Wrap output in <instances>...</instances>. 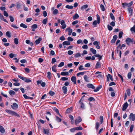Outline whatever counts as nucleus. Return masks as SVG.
Returning <instances> with one entry per match:
<instances>
[{
    "instance_id": "1",
    "label": "nucleus",
    "mask_w": 135,
    "mask_h": 135,
    "mask_svg": "<svg viewBox=\"0 0 135 135\" xmlns=\"http://www.w3.org/2000/svg\"><path fill=\"white\" fill-rule=\"evenodd\" d=\"M5 111L7 113L12 115H14L19 117H20L19 115L14 111L7 109L5 110Z\"/></svg>"
},
{
    "instance_id": "2",
    "label": "nucleus",
    "mask_w": 135,
    "mask_h": 135,
    "mask_svg": "<svg viewBox=\"0 0 135 135\" xmlns=\"http://www.w3.org/2000/svg\"><path fill=\"white\" fill-rule=\"evenodd\" d=\"M18 76L19 78L23 80L26 83H29L31 82V81L30 79L29 78H26L23 76L22 77L20 75H18Z\"/></svg>"
},
{
    "instance_id": "3",
    "label": "nucleus",
    "mask_w": 135,
    "mask_h": 135,
    "mask_svg": "<svg viewBox=\"0 0 135 135\" xmlns=\"http://www.w3.org/2000/svg\"><path fill=\"white\" fill-rule=\"evenodd\" d=\"M96 17L97 21H94L93 23V25L94 26V27H96L97 24H99L100 22V18L98 14H97L96 15Z\"/></svg>"
},
{
    "instance_id": "4",
    "label": "nucleus",
    "mask_w": 135,
    "mask_h": 135,
    "mask_svg": "<svg viewBox=\"0 0 135 135\" xmlns=\"http://www.w3.org/2000/svg\"><path fill=\"white\" fill-rule=\"evenodd\" d=\"M133 4V1H131L129 3H127L126 2L122 3V4L123 7L125 8L126 7H131V6Z\"/></svg>"
},
{
    "instance_id": "5",
    "label": "nucleus",
    "mask_w": 135,
    "mask_h": 135,
    "mask_svg": "<svg viewBox=\"0 0 135 135\" xmlns=\"http://www.w3.org/2000/svg\"><path fill=\"white\" fill-rule=\"evenodd\" d=\"M126 42L128 45H129L130 44L132 43L133 41V38H131L129 37H127L126 39Z\"/></svg>"
},
{
    "instance_id": "6",
    "label": "nucleus",
    "mask_w": 135,
    "mask_h": 135,
    "mask_svg": "<svg viewBox=\"0 0 135 135\" xmlns=\"http://www.w3.org/2000/svg\"><path fill=\"white\" fill-rule=\"evenodd\" d=\"M129 118L130 120L134 121L135 120V114L133 113H131L129 115Z\"/></svg>"
},
{
    "instance_id": "7",
    "label": "nucleus",
    "mask_w": 135,
    "mask_h": 135,
    "mask_svg": "<svg viewBox=\"0 0 135 135\" xmlns=\"http://www.w3.org/2000/svg\"><path fill=\"white\" fill-rule=\"evenodd\" d=\"M82 121V119L80 116H78L77 118L75 120V124L76 125L80 123Z\"/></svg>"
},
{
    "instance_id": "8",
    "label": "nucleus",
    "mask_w": 135,
    "mask_h": 135,
    "mask_svg": "<svg viewBox=\"0 0 135 135\" xmlns=\"http://www.w3.org/2000/svg\"><path fill=\"white\" fill-rule=\"evenodd\" d=\"M128 106V104L127 102L125 103L123 105L122 110L123 111H124L126 110Z\"/></svg>"
},
{
    "instance_id": "9",
    "label": "nucleus",
    "mask_w": 135,
    "mask_h": 135,
    "mask_svg": "<svg viewBox=\"0 0 135 135\" xmlns=\"http://www.w3.org/2000/svg\"><path fill=\"white\" fill-rule=\"evenodd\" d=\"M60 23L61 25H62L61 28L62 29H64L66 27V25L65 23V22L64 20L61 21Z\"/></svg>"
},
{
    "instance_id": "10",
    "label": "nucleus",
    "mask_w": 135,
    "mask_h": 135,
    "mask_svg": "<svg viewBox=\"0 0 135 135\" xmlns=\"http://www.w3.org/2000/svg\"><path fill=\"white\" fill-rule=\"evenodd\" d=\"M11 108L13 109H17L18 107V105L16 103H13V105H11Z\"/></svg>"
},
{
    "instance_id": "11",
    "label": "nucleus",
    "mask_w": 135,
    "mask_h": 135,
    "mask_svg": "<svg viewBox=\"0 0 135 135\" xmlns=\"http://www.w3.org/2000/svg\"><path fill=\"white\" fill-rule=\"evenodd\" d=\"M118 38V36L117 35H114L113 37V39L111 41V42L112 44L114 43L116 40Z\"/></svg>"
},
{
    "instance_id": "12",
    "label": "nucleus",
    "mask_w": 135,
    "mask_h": 135,
    "mask_svg": "<svg viewBox=\"0 0 135 135\" xmlns=\"http://www.w3.org/2000/svg\"><path fill=\"white\" fill-rule=\"evenodd\" d=\"M42 38L41 37H39L38 39L36 40L35 42V43L36 45L38 44L40 42V41L42 40Z\"/></svg>"
},
{
    "instance_id": "13",
    "label": "nucleus",
    "mask_w": 135,
    "mask_h": 135,
    "mask_svg": "<svg viewBox=\"0 0 135 135\" xmlns=\"http://www.w3.org/2000/svg\"><path fill=\"white\" fill-rule=\"evenodd\" d=\"M86 86L89 88H92L93 89L95 88V86L92 84L90 83L86 85Z\"/></svg>"
},
{
    "instance_id": "14",
    "label": "nucleus",
    "mask_w": 135,
    "mask_h": 135,
    "mask_svg": "<svg viewBox=\"0 0 135 135\" xmlns=\"http://www.w3.org/2000/svg\"><path fill=\"white\" fill-rule=\"evenodd\" d=\"M71 81L73 82L75 84H76V78L75 76H73L71 78Z\"/></svg>"
},
{
    "instance_id": "15",
    "label": "nucleus",
    "mask_w": 135,
    "mask_h": 135,
    "mask_svg": "<svg viewBox=\"0 0 135 135\" xmlns=\"http://www.w3.org/2000/svg\"><path fill=\"white\" fill-rule=\"evenodd\" d=\"M102 88V85H101L98 86L95 89H94V92H97L99 91V89Z\"/></svg>"
},
{
    "instance_id": "16",
    "label": "nucleus",
    "mask_w": 135,
    "mask_h": 135,
    "mask_svg": "<svg viewBox=\"0 0 135 135\" xmlns=\"http://www.w3.org/2000/svg\"><path fill=\"white\" fill-rule=\"evenodd\" d=\"M128 10L130 16H132L133 14V9L131 7H128Z\"/></svg>"
},
{
    "instance_id": "17",
    "label": "nucleus",
    "mask_w": 135,
    "mask_h": 135,
    "mask_svg": "<svg viewBox=\"0 0 135 135\" xmlns=\"http://www.w3.org/2000/svg\"><path fill=\"white\" fill-rule=\"evenodd\" d=\"M0 131L2 133H4L5 131L3 127L1 125H0Z\"/></svg>"
},
{
    "instance_id": "18",
    "label": "nucleus",
    "mask_w": 135,
    "mask_h": 135,
    "mask_svg": "<svg viewBox=\"0 0 135 135\" xmlns=\"http://www.w3.org/2000/svg\"><path fill=\"white\" fill-rule=\"evenodd\" d=\"M79 17V15L77 13H76L73 16V18L74 20H76Z\"/></svg>"
},
{
    "instance_id": "19",
    "label": "nucleus",
    "mask_w": 135,
    "mask_h": 135,
    "mask_svg": "<svg viewBox=\"0 0 135 135\" xmlns=\"http://www.w3.org/2000/svg\"><path fill=\"white\" fill-rule=\"evenodd\" d=\"M62 44L63 45H70V42L68 41H65L62 43Z\"/></svg>"
},
{
    "instance_id": "20",
    "label": "nucleus",
    "mask_w": 135,
    "mask_h": 135,
    "mask_svg": "<svg viewBox=\"0 0 135 135\" xmlns=\"http://www.w3.org/2000/svg\"><path fill=\"white\" fill-rule=\"evenodd\" d=\"M72 111V108L71 107L67 109L66 111V113L68 114Z\"/></svg>"
},
{
    "instance_id": "21",
    "label": "nucleus",
    "mask_w": 135,
    "mask_h": 135,
    "mask_svg": "<svg viewBox=\"0 0 135 135\" xmlns=\"http://www.w3.org/2000/svg\"><path fill=\"white\" fill-rule=\"evenodd\" d=\"M62 90H63V93L64 94H66L67 91V89L66 87L64 86L62 88Z\"/></svg>"
},
{
    "instance_id": "22",
    "label": "nucleus",
    "mask_w": 135,
    "mask_h": 135,
    "mask_svg": "<svg viewBox=\"0 0 135 135\" xmlns=\"http://www.w3.org/2000/svg\"><path fill=\"white\" fill-rule=\"evenodd\" d=\"M66 30H68V34L69 35H70L73 31L71 29L70 27H69L66 28Z\"/></svg>"
},
{
    "instance_id": "23",
    "label": "nucleus",
    "mask_w": 135,
    "mask_h": 135,
    "mask_svg": "<svg viewBox=\"0 0 135 135\" xmlns=\"http://www.w3.org/2000/svg\"><path fill=\"white\" fill-rule=\"evenodd\" d=\"M101 64H100L99 62H98L96 64L95 66V68L97 69L99 68H100L101 67Z\"/></svg>"
},
{
    "instance_id": "24",
    "label": "nucleus",
    "mask_w": 135,
    "mask_h": 135,
    "mask_svg": "<svg viewBox=\"0 0 135 135\" xmlns=\"http://www.w3.org/2000/svg\"><path fill=\"white\" fill-rule=\"evenodd\" d=\"M100 124H101L103 122V116L100 115L99 117Z\"/></svg>"
},
{
    "instance_id": "25",
    "label": "nucleus",
    "mask_w": 135,
    "mask_h": 135,
    "mask_svg": "<svg viewBox=\"0 0 135 135\" xmlns=\"http://www.w3.org/2000/svg\"><path fill=\"white\" fill-rule=\"evenodd\" d=\"M100 124L98 122H96L95 123V128L97 130H98Z\"/></svg>"
},
{
    "instance_id": "26",
    "label": "nucleus",
    "mask_w": 135,
    "mask_h": 135,
    "mask_svg": "<svg viewBox=\"0 0 135 135\" xmlns=\"http://www.w3.org/2000/svg\"><path fill=\"white\" fill-rule=\"evenodd\" d=\"M61 75L62 76H66L68 75L69 74L68 72H61Z\"/></svg>"
},
{
    "instance_id": "27",
    "label": "nucleus",
    "mask_w": 135,
    "mask_h": 135,
    "mask_svg": "<svg viewBox=\"0 0 135 135\" xmlns=\"http://www.w3.org/2000/svg\"><path fill=\"white\" fill-rule=\"evenodd\" d=\"M88 7V6L87 4H85L82 6L81 7V9L82 10H84V9L87 8Z\"/></svg>"
},
{
    "instance_id": "28",
    "label": "nucleus",
    "mask_w": 135,
    "mask_h": 135,
    "mask_svg": "<svg viewBox=\"0 0 135 135\" xmlns=\"http://www.w3.org/2000/svg\"><path fill=\"white\" fill-rule=\"evenodd\" d=\"M20 26L25 29L27 27V25L23 23H22L20 24Z\"/></svg>"
},
{
    "instance_id": "29",
    "label": "nucleus",
    "mask_w": 135,
    "mask_h": 135,
    "mask_svg": "<svg viewBox=\"0 0 135 135\" xmlns=\"http://www.w3.org/2000/svg\"><path fill=\"white\" fill-rule=\"evenodd\" d=\"M84 78L85 81L86 82H88V79L89 78V77L86 75H85L84 76Z\"/></svg>"
},
{
    "instance_id": "30",
    "label": "nucleus",
    "mask_w": 135,
    "mask_h": 135,
    "mask_svg": "<svg viewBox=\"0 0 135 135\" xmlns=\"http://www.w3.org/2000/svg\"><path fill=\"white\" fill-rule=\"evenodd\" d=\"M95 56L96 57H98V59L99 61H100L102 59V56H100L99 54H97L95 55Z\"/></svg>"
},
{
    "instance_id": "31",
    "label": "nucleus",
    "mask_w": 135,
    "mask_h": 135,
    "mask_svg": "<svg viewBox=\"0 0 135 135\" xmlns=\"http://www.w3.org/2000/svg\"><path fill=\"white\" fill-rule=\"evenodd\" d=\"M90 51H91L93 54H95L97 52L96 50L95 49H94L93 48H91L90 49Z\"/></svg>"
},
{
    "instance_id": "32",
    "label": "nucleus",
    "mask_w": 135,
    "mask_h": 135,
    "mask_svg": "<svg viewBox=\"0 0 135 135\" xmlns=\"http://www.w3.org/2000/svg\"><path fill=\"white\" fill-rule=\"evenodd\" d=\"M43 133L45 134H48L49 133V130L47 129H45V128H44L43 129Z\"/></svg>"
},
{
    "instance_id": "33",
    "label": "nucleus",
    "mask_w": 135,
    "mask_h": 135,
    "mask_svg": "<svg viewBox=\"0 0 135 135\" xmlns=\"http://www.w3.org/2000/svg\"><path fill=\"white\" fill-rule=\"evenodd\" d=\"M16 7L17 9H19L21 7V5L19 2H18L17 3Z\"/></svg>"
},
{
    "instance_id": "34",
    "label": "nucleus",
    "mask_w": 135,
    "mask_h": 135,
    "mask_svg": "<svg viewBox=\"0 0 135 135\" xmlns=\"http://www.w3.org/2000/svg\"><path fill=\"white\" fill-rule=\"evenodd\" d=\"M56 121L58 122H61V119L59 118L58 116H56Z\"/></svg>"
},
{
    "instance_id": "35",
    "label": "nucleus",
    "mask_w": 135,
    "mask_h": 135,
    "mask_svg": "<svg viewBox=\"0 0 135 135\" xmlns=\"http://www.w3.org/2000/svg\"><path fill=\"white\" fill-rule=\"evenodd\" d=\"M9 94L11 95H13L15 94V92L12 90H10L9 92Z\"/></svg>"
},
{
    "instance_id": "36",
    "label": "nucleus",
    "mask_w": 135,
    "mask_h": 135,
    "mask_svg": "<svg viewBox=\"0 0 135 135\" xmlns=\"http://www.w3.org/2000/svg\"><path fill=\"white\" fill-rule=\"evenodd\" d=\"M88 100L89 102H91L92 101H95V99L93 97H90L88 98Z\"/></svg>"
},
{
    "instance_id": "37",
    "label": "nucleus",
    "mask_w": 135,
    "mask_h": 135,
    "mask_svg": "<svg viewBox=\"0 0 135 135\" xmlns=\"http://www.w3.org/2000/svg\"><path fill=\"white\" fill-rule=\"evenodd\" d=\"M73 7H74L72 6H69L68 5H66L65 6L66 8L69 9H72Z\"/></svg>"
},
{
    "instance_id": "38",
    "label": "nucleus",
    "mask_w": 135,
    "mask_h": 135,
    "mask_svg": "<svg viewBox=\"0 0 135 135\" xmlns=\"http://www.w3.org/2000/svg\"><path fill=\"white\" fill-rule=\"evenodd\" d=\"M126 92L128 96H129L131 95V91L130 89H128L126 90Z\"/></svg>"
},
{
    "instance_id": "39",
    "label": "nucleus",
    "mask_w": 135,
    "mask_h": 135,
    "mask_svg": "<svg viewBox=\"0 0 135 135\" xmlns=\"http://www.w3.org/2000/svg\"><path fill=\"white\" fill-rule=\"evenodd\" d=\"M86 72V71H83V72H79V73H77V74H76L77 76H79L80 75H83Z\"/></svg>"
},
{
    "instance_id": "40",
    "label": "nucleus",
    "mask_w": 135,
    "mask_h": 135,
    "mask_svg": "<svg viewBox=\"0 0 135 135\" xmlns=\"http://www.w3.org/2000/svg\"><path fill=\"white\" fill-rule=\"evenodd\" d=\"M47 21V18H46L44 19L42 21V23L44 25L46 24Z\"/></svg>"
},
{
    "instance_id": "41",
    "label": "nucleus",
    "mask_w": 135,
    "mask_h": 135,
    "mask_svg": "<svg viewBox=\"0 0 135 135\" xmlns=\"http://www.w3.org/2000/svg\"><path fill=\"white\" fill-rule=\"evenodd\" d=\"M110 16L111 18V19L113 21H114L115 20V18L114 16V15L112 13H110Z\"/></svg>"
},
{
    "instance_id": "42",
    "label": "nucleus",
    "mask_w": 135,
    "mask_h": 135,
    "mask_svg": "<svg viewBox=\"0 0 135 135\" xmlns=\"http://www.w3.org/2000/svg\"><path fill=\"white\" fill-rule=\"evenodd\" d=\"M6 36H7L9 38H10L11 37V35L9 31H7L6 32Z\"/></svg>"
},
{
    "instance_id": "43",
    "label": "nucleus",
    "mask_w": 135,
    "mask_h": 135,
    "mask_svg": "<svg viewBox=\"0 0 135 135\" xmlns=\"http://www.w3.org/2000/svg\"><path fill=\"white\" fill-rule=\"evenodd\" d=\"M75 128L76 130L77 131H80L83 130V128L81 126H79L77 127H75Z\"/></svg>"
},
{
    "instance_id": "44",
    "label": "nucleus",
    "mask_w": 135,
    "mask_h": 135,
    "mask_svg": "<svg viewBox=\"0 0 135 135\" xmlns=\"http://www.w3.org/2000/svg\"><path fill=\"white\" fill-rule=\"evenodd\" d=\"M58 10L56 9H54L53 11V12H52V13L54 15H57L58 13Z\"/></svg>"
},
{
    "instance_id": "45",
    "label": "nucleus",
    "mask_w": 135,
    "mask_h": 135,
    "mask_svg": "<svg viewBox=\"0 0 135 135\" xmlns=\"http://www.w3.org/2000/svg\"><path fill=\"white\" fill-rule=\"evenodd\" d=\"M126 46V45L124 44H123L121 46L119 44L118 46V47H119L120 50H121L122 49V47H125Z\"/></svg>"
},
{
    "instance_id": "46",
    "label": "nucleus",
    "mask_w": 135,
    "mask_h": 135,
    "mask_svg": "<svg viewBox=\"0 0 135 135\" xmlns=\"http://www.w3.org/2000/svg\"><path fill=\"white\" fill-rule=\"evenodd\" d=\"M123 34V33L122 31H121L119 32L118 34L119 38H120L122 37Z\"/></svg>"
},
{
    "instance_id": "47",
    "label": "nucleus",
    "mask_w": 135,
    "mask_h": 135,
    "mask_svg": "<svg viewBox=\"0 0 135 135\" xmlns=\"http://www.w3.org/2000/svg\"><path fill=\"white\" fill-rule=\"evenodd\" d=\"M14 42L15 44L16 45L18 44V40L17 38H15L14 39Z\"/></svg>"
},
{
    "instance_id": "48",
    "label": "nucleus",
    "mask_w": 135,
    "mask_h": 135,
    "mask_svg": "<svg viewBox=\"0 0 135 135\" xmlns=\"http://www.w3.org/2000/svg\"><path fill=\"white\" fill-rule=\"evenodd\" d=\"M100 7L101 10L103 11H105V7L102 4H101L100 5Z\"/></svg>"
},
{
    "instance_id": "49",
    "label": "nucleus",
    "mask_w": 135,
    "mask_h": 135,
    "mask_svg": "<svg viewBox=\"0 0 135 135\" xmlns=\"http://www.w3.org/2000/svg\"><path fill=\"white\" fill-rule=\"evenodd\" d=\"M47 78L49 79H50L51 74L50 72L48 71L47 73Z\"/></svg>"
},
{
    "instance_id": "50",
    "label": "nucleus",
    "mask_w": 135,
    "mask_h": 135,
    "mask_svg": "<svg viewBox=\"0 0 135 135\" xmlns=\"http://www.w3.org/2000/svg\"><path fill=\"white\" fill-rule=\"evenodd\" d=\"M49 94L50 95V96H53L55 94V93L54 92L50 90L49 92Z\"/></svg>"
},
{
    "instance_id": "51",
    "label": "nucleus",
    "mask_w": 135,
    "mask_h": 135,
    "mask_svg": "<svg viewBox=\"0 0 135 135\" xmlns=\"http://www.w3.org/2000/svg\"><path fill=\"white\" fill-rule=\"evenodd\" d=\"M68 78H66V77H62L61 78V79L63 81H65L68 80Z\"/></svg>"
},
{
    "instance_id": "52",
    "label": "nucleus",
    "mask_w": 135,
    "mask_h": 135,
    "mask_svg": "<svg viewBox=\"0 0 135 135\" xmlns=\"http://www.w3.org/2000/svg\"><path fill=\"white\" fill-rule=\"evenodd\" d=\"M133 127H134L133 125L132 124V125H131V126L130 127V130H129V132H130L131 133L132 132Z\"/></svg>"
},
{
    "instance_id": "53",
    "label": "nucleus",
    "mask_w": 135,
    "mask_h": 135,
    "mask_svg": "<svg viewBox=\"0 0 135 135\" xmlns=\"http://www.w3.org/2000/svg\"><path fill=\"white\" fill-rule=\"evenodd\" d=\"M107 28L108 30L109 31H111L113 29V28L112 27L110 26L109 24L108 25H107Z\"/></svg>"
},
{
    "instance_id": "54",
    "label": "nucleus",
    "mask_w": 135,
    "mask_h": 135,
    "mask_svg": "<svg viewBox=\"0 0 135 135\" xmlns=\"http://www.w3.org/2000/svg\"><path fill=\"white\" fill-rule=\"evenodd\" d=\"M132 76V74L131 72H129L127 75V77L129 79H130L131 78Z\"/></svg>"
},
{
    "instance_id": "55",
    "label": "nucleus",
    "mask_w": 135,
    "mask_h": 135,
    "mask_svg": "<svg viewBox=\"0 0 135 135\" xmlns=\"http://www.w3.org/2000/svg\"><path fill=\"white\" fill-rule=\"evenodd\" d=\"M53 109L57 114L59 113V110L56 107H54Z\"/></svg>"
},
{
    "instance_id": "56",
    "label": "nucleus",
    "mask_w": 135,
    "mask_h": 135,
    "mask_svg": "<svg viewBox=\"0 0 135 135\" xmlns=\"http://www.w3.org/2000/svg\"><path fill=\"white\" fill-rule=\"evenodd\" d=\"M31 28L36 29L38 28L37 25L36 24H33L31 26Z\"/></svg>"
},
{
    "instance_id": "57",
    "label": "nucleus",
    "mask_w": 135,
    "mask_h": 135,
    "mask_svg": "<svg viewBox=\"0 0 135 135\" xmlns=\"http://www.w3.org/2000/svg\"><path fill=\"white\" fill-rule=\"evenodd\" d=\"M130 30L132 32H134L135 33V25H134L133 27H132Z\"/></svg>"
},
{
    "instance_id": "58",
    "label": "nucleus",
    "mask_w": 135,
    "mask_h": 135,
    "mask_svg": "<svg viewBox=\"0 0 135 135\" xmlns=\"http://www.w3.org/2000/svg\"><path fill=\"white\" fill-rule=\"evenodd\" d=\"M83 66L81 65L79 67L78 69L79 70H85V68H83Z\"/></svg>"
},
{
    "instance_id": "59",
    "label": "nucleus",
    "mask_w": 135,
    "mask_h": 135,
    "mask_svg": "<svg viewBox=\"0 0 135 135\" xmlns=\"http://www.w3.org/2000/svg\"><path fill=\"white\" fill-rule=\"evenodd\" d=\"M107 77H108L109 79H110L111 81H113V79L112 76L110 74H108Z\"/></svg>"
},
{
    "instance_id": "60",
    "label": "nucleus",
    "mask_w": 135,
    "mask_h": 135,
    "mask_svg": "<svg viewBox=\"0 0 135 135\" xmlns=\"http://www.w3.org/2000/svg\"><path fill=\"white\" fill-rule=\"evenodd\" d=\"M81 56V54L79 53H76L74 56L75 57H80Z\"/></svg>"
},
{
    "instance_id": "61",
    "label": "nucleus",
    "mask_w": 135,
    "mask_h": 135,
    "mask_svg": "<svg viewBox=\"0 0 135 135\" xmlns=\"http://www.w3.org/2000/svg\"><path fill=\"white\" fill-rule=\"evenodd\" d=\"M68 40L69 41H72L74 39L72 38L69 36L68 38Z\"/></svg>"
},
{
    "instance_id": "62",
    "label": "nucleus",
    "mask_w": 135,
    "mask_h": 135,
    "mask_svg": "<svg viewBox=\"0 0 135 135\" xmlns=\"http://www.w3.org/2000/svg\"><path fill=\"white\" fill-rule=\"evenodd\" d=\"M64 62H61L60 64H59L58 65L59 67H62L64 66Z\"/></svg>"
},
{
    "instance_id": "63",
    "label": "nucleus",
    "mask_w": 135,
    "mask_h": 135,
    "mask_svg": "<svg viewBox=\"0 0 135 135\" xmlns=\"http://www.w3.org/2000/svg\"><path fill=\"white\" fill-rule=\"evenodd\" d=\"M115 85V83L114 82H112L110 83L109 84V86H110L112 85Z\"/></svg>"
},
{
    "instance_id": "64",
    "label": "nucleus",
    "mask_w": 135,
    "mask_h": 135,
    "mask_svg": "<svg viewBox=\"0 0 135 135\" xmlns=\"http://www.w3.org/2000/svg\"><path fill=\"white\" fill-rule=\"evenodd\" d=\"M43 15L44 17H46L47 15V13L45 11H44L43 12Z\"/></svg>"
}]
</instances>
